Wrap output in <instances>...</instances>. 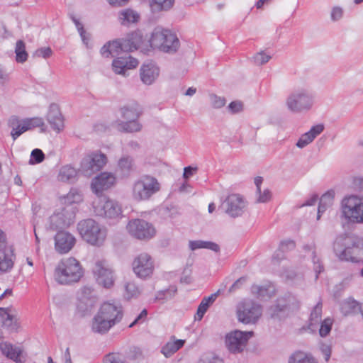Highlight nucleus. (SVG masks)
I'll return each instance as SVG.
<instances>
[{
	"instance_id": "nucleus-18",
	"label": "nucleus",
	"mask_w": 363,
	"mask_h": 363,
	"mask_svg": "<svg viewBox=\"0 0 363 363\" xmlns=\"http://www.w3.org/2000/svg\"><path fill=\"white\" fill-rule=\"evenodd\" d=\"M75 238L69 232L60 230L55 236V248L60 254L69 252L74 246Z\"/></svg>"
},
{
	"instance_id": "nucleus-12",
	"label": "nucleus",
	"mask_w": 363,
	"mask_h": 363,
	"mask_svg": "<svg viewBox=\"0 0 363 363\" xmlns=\"http://www.w3.org/2000/svg\"><path fill=\"white\" fill-rule=\"evenodd\" d=\"M106 163L104 154L93 152L82 159L79 172L85 177H91L100 171Z\"/></svg>"
},
{
	"instance_id": "nucleus-20",
	"label": "nucleus",
	"mask_w": 363,
	"mask_h": 363,
	"mask_svg": "<svg viewBox=\"0 0 363 363\" xmlns=\"http://www.w3.org/2000/svg\"><path fill=\"white\" fill-rule=\"evenodd\" d=\"M94 212L98 216L108 218H117L122 213L118 203L112 200H108L105 203H99L94 206Z\"/></svg>"
},
{
	"instance_id": "nucleus-13",
	"label": "nucleus",
	"mask_w": 363,
	"mask_h": 363,
	"mask_svg": "<svg viewBox=\"0 0 363 363\" xmlns=\"http://www.w3.org/2000/svg\"><path fill=\"white\" fill-rule=\"evenodd\" d=\"M262 315L261 306L254 302H245L237 311L238 319L244 324H255Z\"/></svg>"
},
{
	"instance_id": "nucleus-22",
	"label": "nucleus",
	"mask_w": 363,
	"mask_h": 363,
	"mask_svg": "<svg viewBox=\"0 0 363 363\" xmlns=\"http://www.w3.org/2000/svg\"><path fill=\"white\" fill-rule=\"evenodd\" d=\"M116 182L113 174L108 172H102L96 177L91 182V189L99 194L103 191L109 189Z\"/></svg>"
},
{
	"instance_id": "nucleus-2",
	"label": "nucleus",
	"mask_w": 363,
	"mask_h": 363,
	"mask_svg": "<svg viewBox=\"0 0 363 363\" xmlns=\"http://www.w3.org/2000/svg\"><path fill=\"white\" fill-rule=\"evenodd\" d=\"M333 250L340 260L357 262L363 252V239L353 233L340 235L334 242Z\"/></svg>"
},
{
	"instance_id": "nucleus-49",
	"label": "nucleus",
	"mask_w": 363,
	"mask_h": 363,
	"mask_svg": "<svg viewBox=\"0 0 363 363\" xmlns=\"http://www.w3.org/2000/svg\"><path fill=\"white\" fill-rule=\"evenodd\" d=\"M125 296L128 299L136 296L139 294L138 289L134 283H127L125 286Z\"/></svg>"
},
{
	"instance_id": "nucleus-32",
	"label": "nucleus",
	"mask_w": 363,
	"mask_h": 363,
	"mask_svg": "<svg viewBox=\"0 0 363 363\" xmlns=\"http://www.w3.org/2000/svg\"><path fill=\"white\" fill-rule=\"evenodd\" d=\"M45 123L43 119L42 118H26L22 121V126L21 127V130L14 133L16 137H19L21 134L25 133L27 130H31L34 128L44 126Z\"/></svg>"
},
{
	"instance_id": "nucleus-48",
	"label": "nucleus",
	"mask_w": 363,
	"mask_h": 363,
	"mask_svg": "<svg viewBox=\"0 0 363 363\" xmlns=\"http://www.w3.org/2000/svg\"><path fill=\"white\" fill-rule=\"evenodd\" d=\"M162 214L167 218H175L179 214V208L172 205L167 206L162 208Z\"/></svg>"
},
{
	"instance_id": "nucleus-9",
	"label": "nucleus",
	"mask_w": 363,
	"mask_h": 363,
	"mask_svg": "<svg viewBox=\"0 0 363 363\" xmlns=\"http://www.w3.org/2000/svg\"><path fill=\"white\" fill-rule=\"evenodd\" d=\"M342 216L353 223H363V197L350 196L341 203Z\"/></svg>"
},
{
	"instance_id": "nucleus-54",
	"label": "nucleus",
	"mask_w": 363,
	"mask_h": 363,
	"mask_svg": "<svg viewBox=\"0 0 363 363\" xmlns=\"http://www.w3.org/2000/svg\"><path fill=\"white\" fill-rule=\"evenodd\" d=\"M296 247L295 242L292 240H283L280 242L279 247L284 252L291 251Z\"/></svg>"
},
{
	"instance_id": "nucleus-38",
	"label": "nucleus",
	"mask_w": 363,
	"mask_h": 363,
	"mask_svg": "<svg viewBox=\"0 0 363 363\" xmlns=\"http://www.w3.org/2000/svg\"><path fill=\"white\" fill-rule=\"evenodd\" d=\"M119 18L122 25L129 26L130 23L138 22L140 15L132 9H125L120 13Z\"/></svg>"
},
{
	"instance_id": "nucleus-26",
	"label": "nucleus",
	"mask_w": 363,
	"mask_h": 363,
	"mask_svg": "<svg viewBox=\"0 0 363 363\" xmlns=\"http://www.w3.org/2000/svg\"><path fill=\"white\" fill-rule=\"evenodd\" d=\"M135 164L132 157L124 155L118 162L117 172L123 178H128L135 170Z\"/></svg>"
},
{
	"instance_id": "nucleus-58",
	"label": "nucleus",
	"mask_w": 363,
	"mask_h": 363,
	"mask_svg": "<svg viewBox=\"0 0 363 363\" xmlns=\"http://www.w3.org/2000/svg\"><path fill=\"white\" fill-rule=\"evenodd\" d=\"M258 198L257 202L265 203L267 202L271 198V192L269 189H265L263 193L260 191V193H257Z\"/></svg>"
},
{
	"instance_id": "nucleus-10",
	"label": "nucleus",
	"mask_w": 363,
	"mask_h": 363,
	"mask_svg": "<svg viewBox=\"0 0 363 363\" xmlns=\"http://www.w3.org/2000/svg\"><path fill=\"white\" fill-rule=\"evenodd\" d=\"M253 335L252 331L244 332L239 330L231 331L225 335V346L231 353H241Z\"/></svg>"
},
{
	"instance_id": "nucleus-14",
	"label": "nucleus",
	"mask_w": 363,
	"mask_h": 363,
	"mask_svg": "<svg viewBox=\"0 0 363 363\" xmlns=\"http://www.w3.org/2000/svg\"><path fill=\"white\" fill-rule=\"evenodd\" d=\"M133 270L135 275L140 279L150 277L154 271V262L150 255L143 252L133 260Z\"/></svg>"
},
{
	"instance_id": "nucleus-62",
	"label": "nucleus",
	"mask_w": 363,
	"mask_h": 363,
	"mask_svg": "<svg viewBox=\"0 0 363 363\" xmlns=\"http://www.w3.org/2000/svg\"><path fill=\"white\" fill-rule=\"evenodd\" d=\"M197 170V167H192L191 166H188L184 167L183 177L185 179H188L191 176H192Z\"/></svg>"
},
{
	"instance_id": "nucleus-37",
	"label": "nucleus",
	"mask_w": 363,
	"mask_h": 363,
	"mask_svg": "<svg viewBox=\"0 0 363 363\" xmlns=\"http://www.w3.org/2000/svg\"><path fill=\"white\" fill-rule=\"evenodd\" d=\"M175 0H150V6L153 13L169 10Z\"/></svg>"
},
{
	"instance_id": "nucleus-23",
	"label": "nucleus",
	"mask_w": 363,
	"mask_h": 363,
	"mask_svg": "<svg viewBox=\"0 0 363 363\" xmlns=\"http://www.w3.org/2000/svg\"><path fill=\"white\" fill-rule=\"evenodd\" d=\"M289 307V305L286 299L280 298L268 308L267 313L271 318L281 320L287 316Z\"/></svg>"
},
{
	"instance_id": "nucleus-63",
	"label": "nucleus",
	"mask_w": 363,
	"mask_h": 363,
	"mask_svg": "<svg viewBox=\"0 0 363 363\" xmlns=\"http://www.w3.org/2000/svg\"><path fill=\"white\" fill-rule=\"evenodd\" d=\"M199 363H224L220 358L211 356V357H206L200 360Z\"/></svg>"
},
{
	"instance_id": "nucleus-47",
	"label": "nucleus",
	"mask_w": 363,
	"mask_h": 363,
	"mask_svg": "<svg viewBox=\"0 0 363 363\" xmlns=\"http://www.w3.org/2000/svg\"><path fill=\"white\" fill-rule=\"evenodd\" d=\"M271 58V55H267L264 51H261L253 57V61L257 65H262L268 62Z\"/></svg>"
},
{
	"instance_id": "nucleus-34",
	"label": "nucleus",
	"mask_w": 363,
	"mask_h": 363,
	"mask_svg": "<svg viewBox=\"0 0 363 363\" xmlns=\"http://www.w3.org/2000/svg\"><path fill=\"white\" fill-rule=\"evenodd\" d=\"M5 308V314H4L3 312L0 313V323H2L4 327L11 331L16 330L18 327L16 317L9 313V308Z\"/></svg>"
},
{
	"instance_id": "nucleus-21",
	"label": "nucleus",
	"mask_w": 363,
	"mask_h": 363,
	"mask_svg": "<svg viewBox=\"0 0 363 363\" xmlns=\"http://www.w3.org/2000/svg\"><path fill=\"white\" fill-rule=\"evenodd\" d=\"M99 284L109 289L113 286L114 277L111 269L106 268L101 262H97L93 269Z\"/></svg>"
},
{
	"instance_id": "nucleus-28",
	"label": "nucleus",
	"mask_w": 363,
	"mask_h": 363,
	"mask_svg": "<svg viewBox=\"0 0 363 363\" xmlns=\"http://www.w3.org/2000/svg\"><path fill=\"white\" fill-rule=\"evenodd\" d=\"M0 350L2 354L8 358L17 363L20 361V356L22 353V350L20 347H14L13 345L4 342L0 343Z\"/></svg>"
},
{
	"instance_id": "nucleus-3",
	"label": "nucleus",
	"mask_w": 363,
	"mask_h": 363,
	"mask_svg": "<svg viewBox=\"0 0 363 363\" xmlns=\"http://www.w3.org/2000/svg\"><path fill=\"white\" fill-rule=\"evenodd\" d=\"M77 230L83 240L96 247L104 245L107 235L106 229L92 218L79 221Z\"/></svg>"
},
{
	"instance_id": "nucleus-50",
	"label": "nucleus",
	"mask_w": 363,
	"mask_h": 363,
	"mask_svg": "<svg viewBox=\"0 0 363 363\" xmlns=\"http://www.w3.org/2000/svg\"><path fill=\"white\" fill-rule=\"evenodd\" d=\"M52 54V51L50 47H43L37 49L33 54L34 57H43L47 59Z\"/></svg>"
},
{
	"instance_id": "nucleus-59",
	"label": "nucleus",
	"mask_w": 363,
	"mask_h": 363,
	"mask_svg": "<svg viewBox=\"0 0 363 363\" xmlns=\"http://www.w3.org/2000/svg\"><path fill=\"white\" fill-rule=\"evenodd\" d=\"M342 9L340 7H335L331 12V18L333 21H338L342 16Z\"/></svg>"
},
{
	"instance_id": "nucleus-39",
	"label": "nucleus",
	"mask_w": 363,
	"mask_h": 363,
	"mask_svg": "<svg viewBox=\"0 0 363 363\" xmlns=\"http://www.w3.org/2000/svg\"><path fill=\"white\" fill-rule=\"evenodd\" d=\"M189 247L191 250H195L200 248H206L211 250L213 252H218L220 251V247L218 244L211 241L195 240L189 242Z\"/></svg>"
},
{
	"instance_id": "nucleus-17",
	"label": "nucleus",
	"mask_w": 363,
	"mask_h": 363,
	"mask_svg": "<svg viewBox=\"0 0 363 363\" xmlns=\"http://www.w3.org/2000/svg\"><path fill=\"white\" fill-rule=\"evenodd\" d=\"M14 257L13 250L7 245L6 233L0 228V272H8L13 268Z\"/></svg>"
},
{
	"instance_id": "nucleus-24",
	"label": "nucleus",
	"mask_w": 363,
	"mask_h": 363,
	"mask_svg": "<svg viewBox=\"0 0 363 363\" xmlns=\"http://www.w3.org/2000/svg\"><path fill=\"white\" fill-rule=\"evenodd\" d=\"M159 67L153 62L143 65L140 69V76L142 82L147 84H152L158 77Z\"/></svg>"
},
{
	"instance_id": "nucleus-5",
	"label": "nucleus",
	"mask_w": 363,
	"mask_h": 363,
	"mask_svg": "<svg viewBox=\"0 0 363 363\" xmlns=\"http://www.w3.org/2000/svg\"><path fill=\"white\" fill-rule=\"evenodd\" d=\"M82 275L80 263L74 257L62 259L55 270V279L60 284L77 282Z\"/></svg>"
},
{
	"instance_id": "nucleus-30",
	"label": "nucleus",
	"mask_w": 363,
	"mask_h": 363,
	"mask_svg": "<svg viewBox=\"0 0 363 363\" xmlns=\"http://www.w3.org/2000/svg\"><path fill=\"white\" fill-rule=\"evenodd\" d=\"M288 363H318L311 353L297 350L293 352L289 357Z\"/></svg>"
},
{
	"instance_id": "nucleus-60",
	"label": "nucleus",
	"mask_w": 363,
	"mask_h": 363,
	"mask_svg": "<svg viewBox=\"0 0 363 363\" xmlns=\"http://www.w3.org/2000/svg\"><path fill=\"white\" fill-rule=\"evenodd\" d=\"M246 279L245 277H240L236 280L229 289L230 292H233L237 289H240L241 286L245 282Z\"/></svg>"
},
{
	"instance_id": "nucleus-46",
	"label": "nucleus",
	"mask_w": 363,
	"mask_h": 363,
	"mask_svg": "<svg viewBox=\"0 0 363 363\" xmlns=\"http://www.w3.org/2000/svg\"><path fill=\"white\" fill-rule=\"evenodd\" d=\"M209 98L211 105L214 108H220L223 107L226 103V100L224 97L217 96L215 94H211Z\"/></svg>"
},
{
	"instance_id": "nucleus-44",
	"label": "nucleus",
	"mask_w": 363,
	"mask_h": 363,
	"mask_svg": "<svg viewBox=\"0 0 363 363\" xmlns=\"http://www.w3.org/2000/svg\"><path fill=\"white\" fill-rule=\"evenodd\" d=\"M45 159V154L38 148L34 149L30 154V159L29 163L31 164H38L42 162Z\"/></svg>"
},
{
	"instance_id": "nucleus-55",
	"label": "nucleus",
	"mask_w": 363,
	"mask_h": 363,
	"mask_svg": "<svg viewBox=\"0 0 363 363\" xmlns=\"http://www.w3.org/2000/svg\"><path fill=\"white\" fill-rule=\"evenodd\" d=\"M177 350L174 348V345L172 342H168L165 345H164L161 350V352L166 357H169L173 354H174Z\"/></svg>"
},
{
	"instance_id": "nucleus-57",
	"label": "nucleus",
	"mask_w": 363,
	"mask_h": 363,
	"mask_svg": "<svg viewBox=\"0 0 363 363\" xmlns=\"http://www.w3.org/2000/svg\"><path fill=\"white\" fill-rule=\"evenodd\" d=\"M147 315V311L146 309H143L140 313L135 318L133 322H132L129 325V328H133L135 325L141 323L145 321Z\"/></svg>"
},
{
	"instance_id": "nucleus-52",
	"label": "nucleus",
	"mask_w": 363,
	"mask_h": 363,
	"mask_svg": "<svg viewBox=\"0 0 363 363\" xmlns=\"http://www.w3.org/2000/svg\"><path fill=\"white\" fill-rule=\"evenodd\" d=\"M242 108L243 104L240 101H232L228 106L229 112H230L232 114L240 113L242 111Z\"/></svg>"
},
{
	"instance_id": "nucleus-7",
	"label": "nucleus",
	"mask_w": 363,
	"mask_h": 363,
	"mask_svg": "<svg viewBox=\"0 0 363 363\" xmlns=\"http://www.w3.org/2000/svg\"><path fill=\"white\" fill-rule=\"evenodd\" d=\"M161 185L157 179L148 174H143L133 184L132 196L138 201L149 200L160 190Z\"/></svg>"
},
{
	"instance_id": "nucleus-16",
	"label": "nucleus",
	"mask_w": 363,
	"mask_h": 363,
	"mask_svg": "<svg viewBox=\"0 0 363 363\" xmlns=\"http://www.w3.org/2000/svg\"><path fill=\"white\" fill-rule=\"evenodd\" d=\"M246 203L242 196L232 194L225 199L220 208H224L225 212L230 217L236 218L242 215Z\"/></svg>"
},
{
	"instance_id": "nucleus-6",
	"label": "nucleus",
	"mask_w": 363,
	"mask_h": 363,
	"mask_svg": "<svg viewBox=\"0 0 363 363\" xmlns=\"http://www.w3.org/2000/svg\"><path fill=\"white\" fill-rule=\"evenodd\" d=\"M121 117L124 121L115 122L116 128L122 132L133 133L140 131L142 125L138 122L141 115L140 106L136 103L125 105L120 108Z\"/></svg>"
},
{
	"instance_id": "nucleus-25",
	"label": "nucleus",
	"mask_w": 363,
	"mask_h": 363,
	"mask_svg": "<svg viewBox=\"0 0 363 363\" xmlns=\"http://www.w3.org/2000/svg\"><path fill=\"white\" fill-rule=\"evenodd\" d=\"M47 121L50 124L52 128L57 132L61 131L64 128V118L57 104H52L50 106Z\"/></svg>"
},
{
	"instance_id": "nucleus-42",
	"label": "nucleus",
	"mask_w": 363,
	"mask_h": 363,
	"mask_svg": "<svg viewBox=\"0 0 363 363\" xmlns=\"http://www.w3.org/2000/svg\"><path fill=\"white\" fill-rule=\"evenodd\" d=\"M8 125L12 128L11 135L13 140H16L18 137H16L14 133L21 130L22 124L20 123V120L18 116H12L8 121Z\"/></svg>"
},
{
	"instance_id": "nucleus-4",
	"label": "nucleus",
	"mask_w": 363,
	"mask_h": 363,
	"mask_svg": "<svg viewBox=\"0 0 363 363\" xmlns=\"http://www.w3.org/2000/svg\"><path fill=\"white\" fill-rule=\"evenodd\" d=\"M150 43L152 48L169 54L176 53L180 47L177 35L161 26H157L153 30Z\"/></svg>"
},
{
	"instance_id": "nucleus-51",
	"label": "nucleus",
	"mask_w": 363,
	"mask_h": 363,
	"mask_svg": "<svg viewBox=\"0 0 363 363\" xmlns=\"http://www.w3.org/2000/svg\"><path fill=\"white\" fill-rule=\"evenodd\" d=\"M313 140V139L311 138V136L307 132V133L303 134L300 137V138L298 140L296 145L299 148H303L306 145L310 144Z\"/></svg>"
},
{
	"instance_id": "nucleus-53",
	"label": "nucleus",
	"mask_w": 363,
	"mask_h": 363,
	"mask_svg": "<svg viewBox=\"0 0 363 363\" xmlns=\"http://www.w3.org/2000/svg\"><path fill=\"white\" fill-rule=\"evenodd\" d=\"M252 292L255 294L258 298H262L267 296L268 289L262 286L254 285L252 286Z\"/></svg>"
},
{
	"instance_id": "nucleus-64",
	"label": "nucleus",
	"mask_w": 363,
	"mask_h": 363,
	"mask_svg": "<svg viewBox=\"0 0 363 363\" xmlns=\"http://www.w3.org/2000/svg\"><path fill=\"white\" fill-rule=\"evenodd\" d=\"M92 289L90 287L84 286L82 289V299L90 298L91 297Z\"/></svg>"
},
{
	"instance_id": "nucleus-11",
	"label": "nucleus",
	"mask_w": 363,
	"mask_h": 363,
	"mask_svg": "<svg viewBox=\"0 0 363 363\" xmlns=\"http://www.w3.org/2000/svg\"><path fill=\"white\" fill-rule=\"evenodd\" d=\"M128 233L139 240H149L155 234L153 225L143 219H132L126 227Z\"/></svg>"
},
{
	"instance_id": "nucleus-40",
	"label": "nucleus",
	"mask_w": 363,
	"mask_h": 363,
	"mask_svg": "<svg viewBox=\"0 0 363 363\" xmlns=\"http://www.w3.org/2000/svg\"><path fill=\"white\" fill-rule=\"evenodd\" d=\"M16 60L18 63H23L28 59V53L26 50V44L22 40H18L15 48Z\"/></svg>"
},
{
	"instance_id": "nucleus-35",
	"label": "nucleus",
	"mask_w": 363,
	"mask_h": 363,
	"mask_svg": "<svg viewBox=\"0 0 363 363\" xmlns=\"http://www.w3.org/2000/svg\"><path fill=\"white\" fill-rule=\"evenodd\" d=\"M120 43L119 39L113 40L112 42H108L101 49V54L104 57H114L115 55H119L123 52L121 50V46L116 45Z\"/></svg>"
},
{
	"instance_id": "nucleus-36",
	"label": "nucleus",
	"mask_w": 363,
	"mask_h": 363,
	"mask_svg": "<svg viewBox=\"0 0 363 363\" xmlns=\"http://www.w3.org/2000/svg\"><path fill=\"white\" fill-rule=\"evenodd\" d=\"M360 308L359 303L354 299H347L340 304V311L344 315L357 313Z\"/></svg>"
},
{
	"instance_id": "nucleus-31",
	"label": "nucleus",
	"mask_w": 363,
	"mask_h": 363,
	"mask_svg": "<svg viewBox=\"0 0 363 363\" xmlns=\"http://www.w3.org/2000/svg\"><path fill=\"white\" fill-rule=\"evenodd\" d=\"M219 294V291L217 292L211 294V296L208 297H205L201 301V303L199 304L197 312L195 315V320H201L206 312L207 311L208 308L210 307L211 305L213 303V302L216 301V298L218 297Z\"/></svg>"
},
{
	"instance_id": "nucleus-43",
	"label": "nucleus",
	"mask_w": 363,
	"mask_h": 363,
	"mask_svg": "<svg viewBox=\"0 0 363 363\" xmlns=\"http://www.w3.org/2000/svg\"><path fill=\"white\" fill-rule=\"evenodd\" d=\"M320 327L319 329V334L321 337H326L332 329L333 320L330 318H325L323 321L320 322Z\"/></svg>"
},
{
	"instance_id": "nucleus-56",
	"label": "nucleus",
	"mask_w": 363,
	"mask_h": 363,
	"mask_svg": "<svg viewBox=\"0 0 363 363\" xmlns=\"http://www.w3.org/2000/svg\"><path fill=\"white\" fill-rule=\"evenodd\" d=\"M324 130V125L323 124H318L312 126L311 130L308 131L311 138L314 140L318 135Z\"/></svg>"
},
{
	"instance_id": "nucleus-33",
	"label": "nucleus",
	"mask_w": 363,
	"mask_h": 363,
	"mask_svg": "<svg viewBox=\"0 0 363 363\" xmlns=\"http://www.w3.org/2000/svg\"><path fill=\"white\" fill-rule=\"evenodd\" d=\"M77 171L70 165L62 167L59 171L57 179L63 182L72 183L76 181Z\"/></svg>"
},
{
	"instance_id": "nucleus-15",
	"label": "nucleus",
	"mask_w": 363,
	"mask_h": 363,
	"mask_svg": "<svg viewBox=\"0 0 363 363\" xmlns=\"http://www.w3.org/2000/svg\"><path fill=\"white\" fill-rule=\"evenodd\" d=\"M74 213L67 208L54 213L50 217L48 228L52 231H60L69 227L74 221Z\"/></svg>"
},
{
	"instance_id": "nucleus-27",
	"label": "nucleus",
	"mask_w": 363,
	"mask_h": 363,
	"mask_svg": "<svg viewBox=\"0 0 363 363\" xmlns=\"http://www.w3.org/2000/svg\"><path fill=\"white\" fill-rule=\"evenodd\" d=\"M113 326H114L113 321H110L105 319L98 313L93 318L91 330L95 333H99L101 335L106 334Z\"/></svg>"
},
{
	"instance_id": "nucleus-19",
	"label": "nucleus",
	"mask_w": 363,
	"mask_h": 363,
	"mask_svg": "<svg viewBox=\"0 0 363 363\" xmlns=\"http://www.w3.org/2000/svg\"><path fill=\"white\" fill-rule=\"evenodd\" d=\"M105 319L113 321L114 325L119 323L123 316L122 307L121 305H116L110 302H104L97 312Z\"/></svg>"
},
{
	"instance_id": "nucleus-41",
	"label": "nucleus",
	"mask_w": 363,
	"mask_h": 363,
	"mask_svg": "<svg viewBox=\"0 0 363 363\" xmlns=\"http://www.w3.org/2000/svg\"><path fill=\"white\" fill-rule=\"evenodd\" d=\"M321 315H322V303L318 302L314 306L313 311L311 313L310 315V324L309 327L312 328L313 327H315L321 322Z\"/></svg>"
},
{
	"instance_id": "nucleus-8",
	"label": "nucleus",
	"mask_w": 363,
	"mask_h": 363,
	"mask_svg": "<svg viewBox=\"0 0 363 363\" xmlns=\"http://www.w3.org/2000/svg\"><path fill=\"white\" fill-rule=\"evenodd\" d=\"M313 104V94L304 89L293 91L286 99V106L288 110L296 113L309 111Z\"/></svg>"
},
{
	"instance_id": "nucleus-61",
	"label": "nucleus",
	"mask_w": 363,
	"mask_h": 363,
	"mask_svg": "<svg viewBox=\"0 0 363 363\" xmlns=\"http://www.w3.org/2000/svg\"><path fill=\"white\" fill-rule=\"evenodd\" d=\"M320 350L325 357V361L328 362L330 358L332 352L330 346L328 345H322Z\"/></svg>"
},
{
	"instance_id": "nucleus-29",
	"label": "nucleus",
	"mask_w": 363,
	"mask_h": 363,
	"mask_svg": "<svg viewBox=\"0 0 363 363\" xmlns=\"http://www.w3.org/2000/svg\"><path fill=\"white\" fill-rule=\"evenodd\" d=\"M335 191L333 189L328 190L320 199L319 205L318 208L317 219H320V216L323 213L326 209L333 204L335 198Z\"/></svg>"
},
{
	"instance_id": "nucleus-1",
	"label": "nucleus",
	"mask_w": 363,
	"mask_h": 363,
	"mask_svg": "<svg viewBox=\"0 0 363 363\" xmlns=\"http://www.w3.org/2000/svg\"><path fill=\"white\" fill-rule=\"evenodd\" d=\"M119 41L121 44L117 43L116 45H121V50L126 54L113 60V70L117 74L126 76L127 71L135 68L139 63L137 59L128 55V52L139 48L143 42V35L140 31H134L128 33L124 38L119 39Z\"/></svg>"
},
{
	"instance_id": "nucleus-45",
	"label": "nucleus",
	"mask_w": 363,
	"mask_h": 363,
	"mask_svg": "<svg viewBox=\"0 0 363 363\" xmlns=\"http://www.w3.org/2000/svg\"><path fill=\"white\" fill-rule=\"evenodd\" d=\"M312 262L313 263V269L315 272V279H317L318 275L323 272L324 267L314 250L312 251Z\"/></svg>"
}]
</instances>
